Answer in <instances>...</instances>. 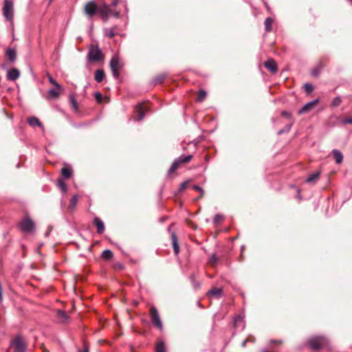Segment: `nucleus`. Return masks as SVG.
<instances>
[{"instance_id": "1", "label": "nucleus", "mask_w": 352, "mask_h": 352, "mask_svg": "<svg viewBox=\"0 0 352 352\" xmlns=\"http://www.w3.org/2000/svg\"><path fill=\"white\" fill-rule=\"evenodd\" d=\"M124 3L122 0H113L111 5L103 3L98 6V14L104 21L108 20L110 17H118L120 10L116 8L117 5Z\"/></svg>"}, {"instance_id": "2", "label": "nucleus", "mask_w": 352, "mask_h": 352, "mask_svg": "<svg viewBox=\"0 0 352 352\" xmlns=\"http://www.w3.org/2000/svg\"><path fill=\"white\" fill-rule=\"evenodd\" d=\"M309 346L314 350L322 349H330L329 341L324 337H314L308 341Z\"/></svg>"}, {"instance_id": "3", "label": "nucleus", "mask_w": 352, "mask_h": 352, "mask_svg": "<svg viewBox=\"0 0 352 352\" xmlns=\"http://www.w3.org/2000/svg\"><path fill=\"white\" fill-rule=\"evenodd\" d=\"M104 55L98 45H91L87 58L89 62H98L102 60Z\"/></svg>"}, {"instance_id": "4", "label": "nucleus", "mask_w": 352, "mask_h": 352, "mask_svg": "<svg viewBox=\"0 0 352 352\" xmlns=\"http://www.w3.org/2000/svg\"><path fill=\"white\" fill-rule=\"evenodd\" d=\"M149 315L153 326L162 331L163 329V324L160 318V314L155 307L152 306L151 307Z\"/></svg>"}, {"instance_id": "5", "label": "nucleus", "mask_w": 352, "mask_h": 352, "mask_svg": "<svg viewBox=\"0 0 352 352\" xmlns=\"http://www.w3.org/2000/svg\"><path fill=\"white\" fill-rule=\"evenodd\" d=\"M3 14L7 21H11L14 16V5L11 0H4Z\"/></svg>"}, {"instance_id": "6", "label": "nucleus", "mask_w": 352, "mask_h": 352, "mask_svg": "<svg viewBox=\"0 0 352 352\" xmlns=\"http://www.w3.org/2000/svg\"><path fill=\"white\" fill-rule=\"evenodd\" d=\"M110 67L114 78H118L120 75V70L122 68V65L118 56L115 55L111 58Z\"/></svg>"}, {"instance_id": "7", "label": "nucleus", "mask_w": 352, "mask_h": 352, "mask_svg": "<svg viewBox=\"0 0 352 352\" xmlns=\"http://www.w3.org/2000/svg\"><path fill=\"white\" fill-rule=\"evenodd\" d=\"M192 155H185L184 157L180 156L177 160H175L170 167L168 173L170 175L173 173L179 167V166L182 163H187L191 160Z\"/></svg>"}, {"instance_id": "8", "label": "nucleus", "mask_w": 352, "mask_h": 352, "mask_svg": "<svg viewBox=\"0 0 352 352\" xmlns=\"http://www.w3.org/2000/svg\"><path fill=\"white\" fill-rule=\"evenodd\" d=\"M19 227L22 232L29 233L34 230V223L32 219L27 217L20 222Z\"/></svg>"}, {"instance_id": "9", "label": "nucleus", "mask_w": 352, "mask_h": 352, "mask_svg": "<svg viewBox=\"0 0 352 352\" xmlns=\"http://www.w3.org/2000/svg\"><path fill=\"white\" fill-rule=\"evenodd\" d=\"M12 344L14 346V352H25L26 351V344L20 336L15 338Z\"/></svg>"}, {"instance_id": "10", "label": "nucleus", "mask_w": 352, "mask_h": 352, "mask_svg": "<svg viewBox=\"0 0 352 352\" xmlns=\"http://www.w3.org/2000/svg\"><path fill=\"white\" fill-rule=\"evenodd\" d=\"M85 12L89 16V18H92L96 14H98V6L94 1H89L85 6Z\"/></svg>"}, {"instance_id": "11", "label": "nucleus", "mask_w": 352, "mask_h": 352, "mask_svg": "<svg viewBox=\"0 0 352 352\" xmlns=\"http://www.w3.org/2000/svg\"><path fill=\"white\" fill-rule=\"evenodd\" d=\"M318 99L314 100L305 104L302 109L298 111L299 114H302L311 111L318 102Z\"/></svg>"}, {"instance_id": "12", "label": "nucleus", "mask_w": 352, "mask_h": 352, "mask_svg": "<svg viewBox=\"0 0 352 352\" xmlns=\"http://www.w3.org/2000/svg\"><path fill=\"white\" fill-rule=\"evenodd\" d=\"M135 120L138 121L142 120L144 117V108L142 104H139L135 109Z\"/></svg>"}, {"instance_id": "13", "label": "nucleus", "mask_w": 352, "mask_h": 352, "mask_svg": "<svg viewBox=\"0 0 352 352\" xmlns=\"http://www.w3.org/2000/svg\"><path fill=\"white\" fill-rule=\"evenodd\" d=\"M207 295L210 298L219 299L223 296V290L221 288L214 287L208 292Z\"/></svg>"}, {"instance_id": "14", "label": "nucleus", "mask_w": 352, "mask_h": 352, "mask_svg": "<svg viewBox=\"0 0 352 352\" xmlns=\"http://www.w3.org/2000/svg\"><path fill=\"white\" fill-rule=\"evenodd\" d=\"M20 76L19 69L16 68H12L8 71L7 78L9 80H15Z\"/></svg>"}, {"instance_id": "15", "label": "nucleus", "mask_w": 352, "mask_h": 352, "mask_svg": "<svg viewBox=\"0 0 352 352\" xmlns=\"http://www.w3.org/2000/svg\"><path fill=\"white\" fill-rule=\"evenodd\" d=\"M93 223H94V226L96 227L97 232L98 234H102L104 232V225L100 219H99L98 217H95L94 219Z\"/></svg>"}, {"instance_id": "16", "label": "nucleus", "mask_w": 352, "mask_h": 352, "mask_svg": "<svg viewBox=\"0 0 352 352\" xmlns=\"http://www.w3.org/2000/svg\"><path fill=\"white\" fill-rule=\"evenodd\" d=\"M265 67L272 73L274 74L277 72V65L273 59H269L264 63Z\"/></svg>"}, {"instance_id": "17", "label": "nucleus", "mask_w": 352, "mask_h": 352, "mask_svg": "<svg viewBox=\"0 0 352 352\" xmlns=\"http://www.w3.org/2000/svg\"><path fill=\"white\" fill-rule=\"evenodd\" d=\"M72 173H73V171H72V168L69 166H65L61 170V176L63 177L62 179H69L72 176Z\"/></svg>"}, {"instance_id": "18", "label": "nucleus", "mask_w": 352, "mask_h": 352, "mask_svg": "<svg viewBox=\"0 0 352 352\" xmlns=\"http://www.w3.org/2000/svg\"><path fill=\"white\" fill-rule=\"evenodd\" d=\"M171 240L174 252L176 255H177L179 252V247L177 242V236L175 232L171 234Z\"/></svg>"}, {"instance_id": "19", "label": "nucleus", "mask_w": 352, "mask_h": 352, "mask_svg": "<svg viewBox=\"0 0 352 352\" xmlns=\"http://www.w3.org/2000/svg\"><path fill=\"white\" fill-rule=\"evenodd\" d=\"M69 100L70 102V104L72 106V110L74 112L78 111V104L76 100L75 96L74 94H70L69 96Z\"/></svg>"}, {"instance_id": "20", "label": "nucleus", "mask_w": 352, "mask_h": 352, "mask_svg": "<svg viewBox=\"0 0 352 352\" xmlns=\"http://www.w3.org/2000/svg\"><path fill=\"white\" fill-rule=\"evenodd\" d=\"M63 89H58V88H55V89H50L48 92H47V94H48V98H57L59 97L60 96V92L62 91Z\"/></svg>"}, {"instance_id": "21", "label": "nucleus", "mask_w": 352, "mask_h": 352, "mask_svg": "<svg viewBox=\"0 0 352 352\" xmlns=\"http://www.w3.org/2000/svg\"><path fill=\"white\" fill-rule=\"evenodd\" d=\"M320 175V171H316L315 173L311 174L306 179L307 183H315L319 179Z\"/></svg>"}, {"instance_id": "22", "label": "nucleus", "mask_w": 352, "mask_h": 352, "mask_svg": "<svg viewBox=\"0 0 352 352\" xmlns=\"http://www.w3.org/2000/svg\"><path fill=\"white\" fill-rule=\"evenodd\" d=\"M28 122L31 126H42L41 122L39 121V120L36 117H30L28 119Z\"/></svg>"}, {"instance_id": "23", "label": "nucleus", "mask_w": 352, "mask_h": 352, "mask_svg": "<svg viewBox=\"0 0 352 352\" xmlns=\"http://www.w3.org/2000/svg\"><path fill=\"white\" fill-rule=\"evenodd\" d=\"M6 56L10 62H14L16 60V51L14 49H8L6 51Z\"/></svg>"}, {"instance_id": "24", "label": "nucleus", "mask_w": 352, "mask_h": 352, "mask_svg": "<svg viewBox=\"0 0 352 352\" xmlns=\"http://www.w3.org/2000/svg\"><path fill=\"white\" fill-rule=\"evenodd\" d=\"M104 76H105V74L102 69L96 70V74H95V80L98 82H102L103 80Z\"/></svg>"}, {"instance_id": "25", "label": "nucleus", "mask_w": 352, "mask_h": 352, "mask_svg": "<svg viewBox=\"0 0 352 352\" xmlns=\"http://www.w3.org/2000/svg\"><path fill=\"white\" fill-rule=\"evenodd\" d=\"M274 21L272 18L267 17L265 21V28L266 32H270L272 30V25Z\"/></svg>"}, {"instance_id": "26", "label": "nucleus", "mask_w": 352, "mask_h": 352, "mask_svg": "<svg viewBox=\"0 0 352 352\" xmlns=\"http://www.w3.org/2000/svg\"><path fill=\"white\" fill-rule=\"evenodd\" d=\"M104 34L106 36L109 38H113L116 34V30L114 28H107L104 30Z\"/></svg>"}, {"instance_id": "27", "label": "nucleus", "mask_w": 352, "mask_h": 352, "mask_svg": "<svg viewBox=\"0 0 352 352\" xmlns=\"http://www.w3.org/2000/svg\"><path fill=\"white\" fill-rule=\"evenodd\" d=\"M78 201V196L77 195H73L70 200L69 208L72 210L74 209L77 204Z\"/></svg>"}, {"instance_id": "28", "label": "nucleus", "mask_w": 352, "mask_h": 352, "mask_svg": "<svg viewBox=\"0 0 352 352\" xmlns=\"http://www.w3.org/2000/svg\"><path fill=\"white\" fill-rule=\"evenodd\" d=\"M102 257L105 260H110L113 257V253L109 250H105L102 253Z\"/></svg>"}, {"instance_id": "29", "label": "nucleus", "mask_w": 352, "mask_h": 352, "mask_svg": "<svg viewBox=\"0 0 352 352\" xmlns=\"http://www.w3.org/2000/svg\"><path fill=\"white\" fill-rule=\"evenodd\" d=\"M190 280L194 289L200 288L201 284L199 281L196 280L195 275H191L190 276Z\"/></svg>"}, {"instance_id": "30", "label": "nucleus", "mask_w": 352, "mask_h": 352, "mask_svg": "<svg viewBox=\"0 0 352 352\" xmlns=\"http://www.w3.org/2000/svg\"><path fill=\"white\" fill-rule=\"evenodd\" d=\"M57 316L59 318L62 319L63 322L66 321L68 318V316L65 311L58 310Z\"/></svg>"}, {"instance_id": "31", "label": "nucleus", "mask_w": 352, "mask_h": 352, "mask_svg": "<svg viewBox=\"0 0 352 352\" xmlns=\"http://www.w3.org/2000/svg\"><path fill=\"white\" fill-rule=\"evenodd\" d=\"M206 95H207V94H206V92L204 90H200L198 92L197 100L198 102L204 101L205 100L206 97Z\"/></svg>"}, {"instance_id": "32", "label": "nucleus", "mask_w": 352, "mask_h": 352, "mask_svg": "<svg viewBox=\"0 0 352 352\" xmlns=\"http://www.w3.org/2000/svg\"><path fill=\"white\" fill-rule=\"evenodd\" d=\"M155 352H165V345L163 342H159L155 346Z\"/></svg>"}, {"instance_id": "33", "label": "nucleus", "mask_w": 352, "mask_h": 352, "mask_svg": "<svg viewBox=\"0 0 352 352\" xmlns=\"http://www.w3.org/2000/svg\"><path fill=\"white\" fill-rule=\"evenodd\" d=\"M47 78H48V80H49L50 82L52 85H54L55 87L58 88V89H63L62 86L60 85H59L58 83H57L56 82V80L50 74H47Z\"/></svg>"}, {"instance_id": "34", "label": "nucleus", "mask_w": 352, "mask_h": 352, "mask_svg": "<svg viewBox=\"0 0 352 352\" xmlns=\"http://www.w3.org/2000/svg\"><path fill=\"white\" fill-rule=\"evenodd\" d=\"M58 186L63 192H66L67 186L65 182L63 181V179L60 178L58 179Z\"/></svg>"}, {"instance_id": "35", "label": "nucleus", "mask_w": 352, "mask_h": 352, "mask_svg": "<svg viewBox=\"0 0 352 352\" xmlns=\"http://www.w3.org/2000/svg\"><path fill=\"white\" fill-rule=\"evenodd\" d=\"M218 262V258L217 257L215 254H212L210 258H209V263L212 265H215Z\"/></svg>"}, {"instance_id": "36", "label": "nucleus", "mask_w": 352, "mask_h": 352, "mask_svg": "<svg viewBox=\"0 0 352 352\" xmlns=\"http://www.w3.org/2000/svg\"><path fill=\"white\" fill-rule=\"evenodd\" d=\"M223 219V216L219 214H217L214 216L213 219L214 223L219 224L220 223Z\"/></svg>"}, {"instance_id": "37", "label": "nucleus", "mask_w": 352, "mask_h": 352, "mask_svg": "<svg viewBox=\"0 0 352 352\" xmlns=\"http://www.w3.org/2000/svg\"><path fill=\"white\" fill-rule=\"evenodd\" d=\"M165 78H166V76L164 74H161L155 78L154 82L156 84L162 83L164 81V80L165 79Z\"/></svg>"}, {"instance_id": "38", "label": "nucleus", "mask_w": 352, "mask_h": 352, "mask_svg": "<svg viewBox=\"0 0 352 352\" xmlns=\"http://www.w3.org/2000/svg\"><path fill=\"white\" fill-rule=\"evenodd\" d=\"M341 102H342V100H341L340 97H336L333 100V101L331 102V105H332V107H336L339 106Z\"/></svg>"}, {"instance_id": "39", "label": "nucleus", "mask_w": 352, "mask_h": 352, "mask_svg": "<svg viewBox=\"0 0 352 352\" xmlns=\"http://www.w3.org/2000/svg\"><path fill=\"white\" fill-rule=\"evenodd\" d=\"M304 88L305 89V91L308 93H310L313 90H314V87L311 84H309V83H306L305 85H304Z\"/></svg>"}, {"instance_id": "40", "label": "nucleus", "mask_w": 352, "mask_h": 352, "mask_svg": "<svg viewBox=\"0 0 352 352\" xmlns=\"http://www.w3.org/2000/svg\"><path fill=\"white\" fill-rule=\"evenodd\" d=\"M192 188L195 190H197V192H200V197H203L204 196V190L199 186L197 185H194L192 186Z\"/></svg>"}, {"instance_id": "41", "label": "nucleus", "mask_w": 352, "mask_h": 352, "mask_svg": "<svg viewBox=\"0 0 352 352\" xmlns=\"http://www.w3.org/2000/svg\"><path fill=\"white\" fill-rule=\"evenodd\" d=\"M337 164H340L343 161V155H334Z\"/></svg>"}, {"instance_id": "42", "label": "nucleus", "mask_w": 352, "mask_h": 352, "mask_svg": "<svg viewBox=\"0 0 352 352\" xmlns=\"http://www.w3.org/2000/svg\"><path fill=\"white\" fill-rule=\"evenodd\" d=\"M342 122L344 124H352V118H346L342 120Z\"/></svg>"}, {"instance_id": "43", "label": "nucleus", "mask_w": 352, "mask_h": 352, "mask_svg": "<svg viewBox=\"0 0 352 352\" xmlns=\"http://www.w3.org/2000/svg\"><path fill=\"white\" fill-rule=\"evenodd\" d=\"M187 186H188V182H183V183L180 185L179 188V191H182V190H184V189H186V188Z\"/></svg>"}, {"instance_id": "44", "label": "nucleus", "mask_w": 352, "mask_h": 352, "mask_svg": "<svg viewBox=\"0 0 352 352\" xmlns=\"http://www.w3.org/2000/svg\"><path fill=\"white\" fill-rule=\"evenodd\" d=\"M282 116L287 118H289V119H291L292 118V115L288 111H283L282 112Z\"/></svg>"}, {"instance_id": "45", "label": "nucleus", "mask_w": 352, "mask_h": 352, "mask_svg": "<svg viewBox=\"0 0 352 352\" xmlns=\"http://www.w3.org/2000/svg\"><path fill=\"white\" fill-rule=\"evenodd\" d=\"M95 98L98 102H100L102 101V95L99 92H97L95 94Z\"/></svg>"}, {"instance_id": "46", "label": "nucleus", "mask_w": 352, "mask_h": 352, "mask_svg": "<svg viewBox=\"0 0 352 352\" xmlns=\"http://www.w3.org/2000/svg\"><path fill=\"white\" fill-rule=\"evenodd\" d=\"M292 123L288 124L287 126H286V129L285 130V132H288L290 129H291V127H292ZM284 132L283 130H280L278 131V134H281Z\"/></svg>"}, {"instance_id": "47", "label": "nucleus", "mask_w": 352, "mask_h": 352, "mask_svg": "<svg viewBox=\"0 0 352 352\" xmlns=\"http://www.w3.org/2000/svg\"><path fill=\"white\" fill-rule=\"evenodd\" d=\"M318 74H319V72L318 69H314L311 70V75L313 76L317 77L318 76Z\"/></svg>"}, {"instance_id": "48", "label": "nucleus", "mask_w": 352, "mask_h": 352, "mask_svg": "<svg viewBox=\"0 0 352 352\" xmlns=\"http://www.w3.org/2000/svg\"><path fill=\"white\" fill-rule=\"evenodd\" d=\"M78 352H89V347H88V346L86 344H84V349L83 350L78 349Z\"/></svg>"}, {"instance_id": "49", "label": "nucleus", "mask_w": 352, "mask_h": 352, "mask_svg": "<svg viewBox=\"0 0 352 352\" xmlns=\"http://www.w3.org/2000/svg\"><path fill=\"white\" fill-rule=\"evenodd\" d=\"M331 154L337 155V154H341V153L338 150L334 149L332 151Z\"/></svg>"}, {"instance_id": "50", "label": "nucleus", "mask_w": 352, "mask_h": 352, "mask_svg": "<svg viewBox=\"0 0 352 352\" xmlns=\"http://www.w3.org/2000/svg\"><path fill=\"white\" fill-rule=\"evenodd\" d=\"M3 300V289H0V302Z\"/></svg>"}, {"instance_id": "51", "label": "nucleus", "mask_w": 352, "mask_h": 352, "mask_svg": "<svg viewBox=\"0 0 352 352\" xmlns=\"http://www.w3.org/2000/svg\"><path fill=\"white\" fill-rule=\"evenodd\" d=\"M246 342H247V340H245V341L243 342V344H242V346H245Z\"/></svg>"}, {"instance_id": "52", "label": "nucleus", "mask_w": 352, "mask_h": 352, "mask_svg": "<svg viewBox=\"0 0 352 352\" xmlns=\"http://www.w3.org/2000/svg\"><path fill=\"white\" fill-rule=\"evenodd\" d=\"M351 1L352 2V0H351Z\"/></svg>"}]
</instances>
